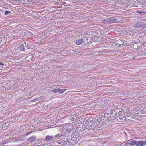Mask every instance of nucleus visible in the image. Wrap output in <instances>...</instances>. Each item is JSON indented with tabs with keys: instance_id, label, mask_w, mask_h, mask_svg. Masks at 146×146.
Wrapping results in <instances>:
<instances>
[{
	"instance_id": "f257e3e1",
	"label": "nucleus",
	"mask_w": 146,
	"mask_h": 146,
	"mask_svg": "<svg viewBox=\"0 0 146 146\" xmlns=\"http://www.w3.org/2000/svg\"><path fill=\"white\" fill-rule=\"evenodd\" d=\"M117 20L112 18L107 19L103 20V21L106 24H111L114 22H116Z\"/></svg>"
},
{
	"instance_id": "f03ea898",
	"label": "nucleus",
	"mask_w": 146,
	"mask_h": 146,
	"mask_svg": "<svg viewBox=\"0 0 146 146\" xmlns=\"http://www.w3.org/2000/svg\"><path fill=\"white\" fill-rule=\"evenodd\" d=\"M137 143V141L134 139H132L128 140L127 142L126 143V145L127 146H133L135 145H136Z\"/></svg>"
},
{
	"instance_id": "7ed1b4c3",
	"label": "nucleus",
	"mask_w": 146,
	"mask_h": 146,
	"mask_svg": "<svg viewBox=\"0 0 146 146\" xmlns=\"http://www.w3.org/2000/svg\"><path fill=\"white\" fill-rule=\"evenodd\" d=\"M146 23L144 22H140L135 25L134 27L135 28H138L145 26Z\"/></svg>"
},
{
	"instance_id": "20e7f679",
	"label": "nucleus",
	"mask_w": 146,
	"mask_h": 146,
	"mask_svg": "<svg viewBox=\"0 0 146 146\" xmlns=\"http://www.w3.org/2000/svg\"><path fill=\"white\" fill-rule=\"evenodd\" d=\"M44 141L46 142H47L49 141H54V138L53 136L50 135H47L45 137Z\"/></svg>"
},
{
	"instance_id": "39448f33",
	"label": "nucleus",
	"mask_w": 146,
	"mask_h": 146,
	"mask_svg": "<svg viewBox=\"0 0 146 146\" xmlns=\"http://www.w3.org/2000/svg\"><path fill=\"white\" fill-rule=\"evenodd\" d=\"M136 145L137 146H143L145 145L146 143H145V141H137Z\"/></svg>"
},
{
	"instance_id": "423d86ee",
	"label": "nucleus",
	"mask_w": 146,
	"mask_h": 146,
	"mask_svg": "<svg viewBox=\"0 0 146 146\" xmlns=\"http://www.w3.org/2000/svg\"><path fill=\"white\" fill-rule=\"evenodd\" d=\"M50 91L53 92L54 93L58 92L59 93L60 92L61 93H63L64 92V91H62L63 90H62V89L59 88L56 89H54V90H50Z\"/></svg>"
},
{
	"instance_id": "0eeeda50",
	"label": "nucleus",
	"mask_w": 146,
	"mask_h": 146,
	"mask_svg": "<svg viewBox=\"0 0 146 146\" xmlns=\"http://www.w3.org/2000/svg\"><path fill=\"white\" fill-rule=\"evenodd\" d=\"M62 135L61 134H57L55 136H53L54 141L55 140H57L58 139H59V138L62 137Z\"/></svg>"
},
{
	"instance_id": "6e6552de",
	"label": "nucleus",
	"mask_w": 146,
	"mask_h": 146,
	"mask_svg": "<svg viewBox=\"0 0 146 146\" xmlns=\"http://www.w3.org/2000/svg\"><path fill=\"white\" fill-rule=\"evenodd\" d=\"M36 137L34 136H32L28 139V140L30 141H34L36 140Z\"/></svg>"
},
{
	"instance_id": "1a4fd4ad",
	"label": "nucleus",
	"mask_w": 146,
	"mask_h": 146,
	"mask_svg": "<svg viewBox=\"0 0 146 146\" xmlns=\"http://www.w3.org/2000/svg\"><path fill=\"white\" fill-rule=\"evenodd\" d=\"M83 41V40L82 39H79L76 41V44L78 45H80L82 44V42Z\"/></svg>"
},
{
	"instance_id": "9d476101",
	"label": "nucleus",
	"mask_w": 146,
	"mask_h": 146,
	"mask_svg": "<svg viewBox=\"0 0 146 146\" xmlns=\"http://www.w3.org/2000/svg\"><path fill=\"white\" fill-rule=\"evenodd\" d=\"M23 1H24L25 2H33L34 1H38V0H23Z\"/></svg>"
},
{
	"instance_id": "9b49d317",
	"label": "nucleus",
	"mask_w": 146,
	"mask_h": 146,
	"mask_svg": "<svg viewBox=\"0 0 146 146\" xmlns=\"http://www.w3.org/2000/svg\"><path fill=\"white\" fill-rule=\"evenodd\" d=\"M20 48V49L21 50L23 51H25L24 47L23 45H21Z\"/></svg>"
},
{
	"instance_id": "f8f14e48",
	"label": "nucleus",
	"mask_w": 146,
	"mask_h": 146,
	"mask_svg": "<svg viewBox=\"0 0 146 146\" xmlns=\"http://www.w3.org/2000/svg\"><path fill=\"white\" fill-rule=\"evenodd\" d=\"M89 129L87 127H84L82 131L86 132L87 130H89Z\"/></svg>"
},
{
	"instance_id": "ddd939ff",
	"label": "nucleus",
	"mask_w": 146,
	"mask_h": 146,
	"mask_svg": "<svg viewBox=\"0 0 146 146\" xmlns=\"http://www.w3.org/2000/svg\"><path fill=\"white\" fill-rule=\"evenodd\" d=\"M37 141L40 142L41 143H42V142L44 143V141L42 138L38 140Z\"/></svg>"
},
{
	"instance_id": "4468645a",
	"label": "nucleus",
	"mask_w": 146,
	"mask_h": 146,
	"mask_svg": "<svg viewBox=\"0 0 146 146\" xmlns=\"http://www.w3.org/2000/svg\"><path fill=\"white\" fill-rule=\"evenodd\" d=\"M11 12L9 11H5V15H7L9 13H11Z\"/></svg>"
},
{
	"instance_id": "2eb2a0df",
	"label": "nucleus",
	"mask_w": 146,
	"mask_h": 146,
	"mask_svg": "<svg viewBox=\"0 0 146 146\" xmlns=\"http://www.w3.org/2000/svg\"><path fill=\"white\" fill-rule=\"evenodd\" d=\"M113 119V118L112 117V116H109L108 118L107 119H108V120H109L110 119L112 120V119Z\"/></svg>"
},
{
	"instance_id": "dca6fc26",
	"label": "nucleus",
	"mask_w": 146,
	"mask_h": 146,
	"mask_svg": "<svg viewBox=\"0 0 146 146\" xmlns=\"http://www.w3.org/2000/svg\"><path fill=\"white\" fill-rule=\"evenodd\" d=\"M121 117H122V115H119V117H118V118H119V119H121V120H122V119H123V117H122V118L121 119Z\"/></svg>"
},
{
	"instance_id": "f3484780",
	"label": "nucleus",
	"mask_w": 146,
	"mask_h": 146,
	"mask_svg": "<svg viewBox=\"0 0 146 146\" xmlns=\"http://www.w3.org/2000/svg\"><path fill=\"white\" fill-rule=\"evenodd\" d=\"M70 119L72 121H74V120L75 119V118H74L73 117H71L70 118Z\"/></svg>"
},
{
	"instance_id": "a211bd4d",
	"label": "nucleus",
	"mask_w": 146,
	"mask_h": 146,
	"mask_svg": "<svg viewBox=\"0 0 146 146\" xmlns=\"http://www.w3.org/2000/svg\"><path fill=\"white\" fill-rule=\"evenodd\" d=\"M0 65H2V66H6L2 62H0Z\"/></svg>"
},
{
	"instance_id": "6ab92c4d",
	"label": "nucleus",
	"mask_w": 146,
	"mask_h": 146,
	"mask_svg": "<svg viewBox=\"0 0 146 146\" xmlns=\"http://www.w3.org/2000/svg\"><path fill=\"white\" fill-rule=\"evenodd\" d=\"M39 98H37L35 99V101H37L39 100Z\"/></svg>"
},
{
	"instance_id": "aec40b11",
	"label": "nucleus",
	"mask_w": 146,
	"mask_h": 146,
	"mask_svg": "<svg viewBox=\"0 0 146 146\" xmlns=\"http://www.w3.org/2000/svg\"><path fill=\"white\" fill-rule=\"evenodd\" d=\"M31 133V132H28V133H27L26 134V135H28V134H30V133Z\"/></svg>"
},
{
	"instance_id": "412c9836",
	"label": "nucleus",
	"mask_w": 146,
	"mask_h": 146,
	"mask_svg": "<svg viewBox=\"0 0 146 146\" xmlns=\"http://www.w3.org/2000/svg\"><path fill=\"white\" fill-rule=\"evenodd\" d=\"M107 115V117H108V115H110V114H104V115L105 116Z\"/></svg>"
},
{
	"instance_id": "4be33fe9",
	"label": "nucleus",
	"mask_w": 146,
	"mask_h": 146,
	"mask_svg": "<svg viewBox=\"0 0 146 146\" xmlns=\"http://www.w3.org/2000/svg\"><path fill=\"white\" fill-rule=\"evenodd\" d=\"M145 143H146V140L145 141Z\"/></svg>"
},
{
	"instance_id": "5701e85b",
	"label": "nucleus",
	"mask_w": 146,
	"mask_h": 146,
	"mask_svg": "<svg viewBox=\"0 0 146 146\" xmlns=\"http://www.w3.org/2000/svg\"><path fill=\"white\" fill-rule=\"evenodd\" d=\"M58 143V144H60L59 143Z\"/></svg>"
}]
</instances>
